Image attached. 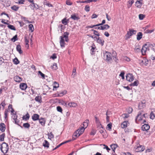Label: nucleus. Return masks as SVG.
<instances>
[{
    "label": "nucleus",
    "mask_w": 155,
    "mask_h": 155,
    "mask_svg": "<svg viewBox=\"0 0 155 155\" xmlns=\"http://www.w3.org/2000/svg\"><path fill=\"white\" fill-rule=\"evenodd\" d=\"M0 150L4 153H6L9 149L8 145L5 142H3L1 145Z\"/></svg>",
    "instance_id": "f257e3e1"
},
{
    "label": "nucleus",
    "mask_w": 155,
    "mask_h": 155,
    "mask_svg": "<svg viewBox=\"0 0 155 155\" xmlns=\"http://www.w3.org/2000/svg\"><path fill=\"white\" fill-rule=\"evenodd\" d=\"M149 46V47H153V45L150 44L149 43H148L145 44L144 45H143L142 47V48L141 50V51L142 53V54L143 55H144L146 53L147 51V48L146 47V46Z\"/></svg>",
    "instance_id": "f03ea898"
},
{
    "label": "nucleus",
    "mask_w": 155,
    "mask_h": 155,
    "mask_svg": "<svg viewBox=\"0 0 155 155\" xmlns=\"http://www.w3.org/2000/svg\"><path fill=\"white\" fill-rule=\"evenodd\" d=\"M112 54L108 52H106L104 53V57L108 62H110L112 60Z\"/></svg>",
    "instance_id": "7ed1b4c3"
},
{
    "label": "nucleus",
    "mask_w": 155,
    "mask_h": 155,
    "mask_svg": "<svg viewBox=\"0 0 155 155\" xmlns=\"http://www.w3.org/2000/svg\"><path fill=\"white\" fill-rule=\"evenodd\" d=\"M145 149V147L143 146L140 145L138 143L136 145V147L135 151L136 152H141L143 151Z\"/></svg>",
    "instance_id": "20e7f679"
},
{
    "label": "nucleus",
    "mask_w": 155,
    "mask_h": 155,
    "mask_svg": "<svg viewBox=\"0 0 155 155\" xmlns=\"http://www.w3.org/2000/svg\"><path fill=\"white\" fill-rule=\"evenodd\" d=\"M139 61L140 64L145 66H147L148 63V60L145 58L143 59V60H139Z\"/></svg>",
    "instance_id": "39448f33"
},
{
    "label": "nucleus",
    "mask_w": 155,
    "mask_h": 155,
    "mask_svg": "<svg viewBox=\"0 0 155 155\" xmlns=\"http://www.w3.org/2000/svg\"><path fill=\"white\" fill-rule=\"evenodd\" d=\"M126 79L129 82L132 81L134 80V76L132 74H129L126 76Z\"/></svg>",
    "instance_id": "423d86ee"
},
{
    "label": "nucleus",
    "mask_w": 155,
    "mask_h": 155,
    "mask_svg": "<svg viewBox=\"0 0 155 155\" xmlns=\"http://www.w3.org/2000/svg\"><path fill=\"white\" fill-rule=\"evenodd\" d=\"M27 87V85L26 83H21L20 85V88L22 90H25Z\"/></svg>",
    "instance_id": "0eeeda50"
},
{
    "label": "nucleus",
    "mask_w": 155,
    "mask_h": 155,
    "mask_svg": "<svg viewBox=\"0 0 155 155\" xmlns=\"http://www.w3.org/2000/svg\"><path fill=\"white\" fill-rule=\"evenodd\" d=\"M141 128L143 131H147L149 129L150 126L147 124H144L142 126Z\"/></svg>",
    "instance_id": "6e6552de"
},
{
    "label": "nucleus",
    "mask_w": 155,
    "mask_h": 155,
    "mask_svg": "<svg viewBox=\"0 0 155 155\" xmlns=\"http://www.w3.org/2000/svg\"><path fill=\"white\" fill-rule=\"evenodd\" d=\"M129 31H127V34L130 36H131L133 34H135L137 31L131 29H129Z\"/></svg>",
    "instance_id": "1a4fd4ad"
},
{
    "label": "nucleus",
    "mask_w": 155,
    "mask_h": 155,
    "mask_svg": "<svg viewBox=\"0 0 155 155\" xmlns=\"http://www.w3.org/2000/svg\"><path fill=\"white\" fill-rule=\"evenodd\" d=\"M30 6H31V9L33 10L34 9H37L39 8V6L38 5L34 3L31 4Z\"/></svg>",
    "instance_id": "9d476101"
},
{
    "label": "nucleus",
    "mask_w": 155,
    "mask_h": 155,
    "mask_svg": "<svg viewBox=\"0 0 155 155\" xmlns=\"http://www.w3.org/2000/svg\"><path fill=\"white\" fill-rule=\"evenodd\" d=\"M97 0H87L84 1H77V3H89L92 2H96Z\"/></svg>",
    "instance_id": "9b49d317"
},
{
    "label": "nucleus",
    "mask_w": 155,
    "mask_h": 155,
    "mask_svg": "<svg viewBox=\"0 0 155 155\" xmlns=\"http://www.w3.org/2000/svg\"><path fill=\"white\" fill-rule=\"evenodd\" d=\"M60 43L61 47L63 48L64 47V38H63V36H61L60 37Z\"/></svg>",
    "instance_id": "f8f14e48"
},
{
    "label": "nucleus",
    "mask_w": 155,
    "mask_h": 155,
    "mask_svg": "<svg viewBox=\"0 0 155 155\" xmlns=\"http://www.w3.org/2000/svg\"><path fill=\"white\" fill-rule=\"evenodd\" d=\"M5 125L3 123H1L0 124V130L3 132L5 131Z\"/></svg>",
    "instance_id": "ddd939ff"
},
{
    "label": "nucleus",
    "mask_w": 155,
    "mask_h": 155,
    "mask_svg": "<svg viewBox=\"0 0 155 155\" xmlns=\"http://www.w3.org/2000/svg\"><path fill=\"white\" fill-rule=\"evenodd\" d=\"M118 147V146L116 143H113L110 145V147L114 153H115L116 149Z\"/></svg>",
    "instance_id": "4468645a"
},
{
    "label": "nucleus",
    "mask_w": 155,
    "mask_h": 155,
    "mask_svg": "<svg viewBox=\"0 0 155 155\" xmlns=\"http://www.w3.org/2000/svg\"><path fill=\"white\" fill-rule=\"evenodd\" d=\"M39 115L37 114H34L32 116V119L34 121H36L39 119Z\"/></svg>",
    "instance_id": "2eb2a0df"
},
{
    "label": "nucleus",
    "mask_w": 155,
    "mask_h": 155,
    "mask_svg": "<svg viewBox=\"0 0 155 155\" xmlns=\"http://www.w3.org/2000/svg\"><path fill=\"white\" fill-rule=\"evenodd\" d=\"M143 118V116H142L141 114V113H139L135 119V121L137 122V120L138 119L139 121H140L142 120Z\"/></svg>",
    "instance_id": "dca6fc26"
},
{
    "label": "nucleus",
    "mask_w": 155,
    "mask_h": 155,
    "mask_svg": "<svg viewBox=\"0 0 155 155\" xmlns=\"http://www.w3.org/2000/svg\"><path fill=\"white\" fill-rule=\"evenodd\" d=\"M81 134L78 133L77 131H75L73 134L72 136V140H75L76 139L75 137H79Z\"/></svg>",
    "instance_id": "f3484780"
},
{
    "label": "nucleus",
    "mask_w": 155,
    "mask_h": 155,
    "mask_svg": "<svg viewBox=\"0 0 155 155\" xmlns=\"http://www.w3.org/2000/svg\"><path fill=\"white\" fill-rule=\"evenodd\" d=\"M68 107H76L77 106V104L75 102H71V103H68Z\"/></svg>",
    "instance_id": "a211bd4d"
},
{
    "label": "nucleus",
    "mask_w": 155,
    "mask_h": 155,
    "mask_svg": "<svg viewBox=\"0 0 155 155\" xmlns=\"http://www.w3.org/2000/svg\"><path fill=\"white\" fill-rule=\"evenodd\" d=\"M85 128L83 127H81L79 128L76 131L78 132V133L81 134H82L83 132H84Z\"/></svg>",
    "instance_id": "6ab92c4d"
},
{
    "label": "nucleus",
    "mask_w": 155,
    "mask_h": 155,
    "mask_svg": "<svg viewBox=\"0 0 155 155\" xmlns=\"http://www.w3.org/2000/svg\"><path fill=\"white\" fill-rule=\"evenodd\" d=\"M16 49L17 51L20 54H21L22 53L23 51L21 50V47L20 45H18L17 46Z\"/></svg>",
    "instance_id": "aec40b11"
},
{
    "label": "nucleus",
    "mask_w": 155,
    "mask_h": 155,
    "mask_svg": "<svg viewBox=\"0 0 155 155\" xmlns=\"http://www.w3.org/2000/svg\"><path fill=\"white\" fill-rule=\"evenodd\" d=\"M39 122L42 126H44L45 125V121L44 118H41L39 119Z\"/></svg>",
    "instance_id": "412c9836"
},
{
    "label": "nucleus",
    "mask_w": 155,
    "mask_h": 155,
    "mask_svg": "<svg viewBox=\"0 0 155 155\" xmlns=\"http://www.w3.org/2000/svg\"><path fill=\"white\" fill-rule=\"evenodd\" d=\"M143 36V34L142 32H139L137 33V40H140V39H141L142 37Z\"/></svg>",
    "instance_id": "4be33fe9"
},
{
    "label": "nucleus",
    "mask_w": 155,
    "mask_h": 155,
    "mask_svg": "<svg viewBox=\"0 0 155 155\" xmlns=\"http://www.w3.org/2000/svg\"><path fill=\"white\" fill-rule=\"evenodd\" d=\"M97 40V42L100 44H101L102 45H104V40H102L100 38L98 37V38H97V39H96Z\"/></svg>",
    "instance_id": "5701e85b"
},
{
    "label": "nucleus",
    "mask_w": 155,
    "mask_h": 155,
    "mask_svg": "<svg viewBox=\"0 0 155 155\" xmlns=\"http://www.w3.org/2000/svg\"><path fill=\"white\" fill-rule=\"evenodd\" d=\"M128 123V121H124L121 124V127L123 128H124L127 127V123Z\"/></svg>",
    "instance_id": "b1692460"
},
{
    "label": "nucleus",
    "mask_w": 155,
    "mask_h": 155,
    "mask_svg": "<svg viewBox=\"0 0 155 155\" xmlns=\"http://www.w3.org/2000/svg\"><path fill=\"white\" fill-rule=\"evenodd\" d=\"M14 80L17 82H20L21 81V78L18 76H15L14 78Z\"/></svg>",
    "instance_id": "393cba45"
},
{
    "label": "nucleus",
    "mask_w": 155,
    "mask_h": 155,
    "mask_svg": "<svg viewBox=\"0 0 155 155\" xmlns=\"http://www.w3.org/2000/svg\"><path fill=\"white\" fill-rule=\"evenodd\" d=\"M35 100L36 101L41 103L42 102L41 97V96H38L35 98Z\"/></svg>",
    "instance_id": "a878e982"
},
{
    "label": "nucleus",
    "mask_w": 155,
    "mask_h": 155,
    "mask_svg": "<svg viewBox=\"0 0 155 155\" xmlns=\"http://www.w3.org/2000/svg\"><path fill=\"white\" fill-rule=\"evenodd\" d=\"M30 117V115L28 113H27L25 116H24L22 118L23 120H28Z\"/></svg>",
    "instance_id": "bb28decb"
},
{
    "label": "nucleus",
    "mask_w": 155,
    "mask_h": 155,
    "mask_svg": "<svg viewBox=\"0 0 155 155\" xmlns=\"http://www.w3.org/2000/svg\"><path fill=\"white\" fill-rule=\"evenodd\" d=\"M49 142L46 140H45L44 141V142L43 143V146L45 147H46L47 148H48L49 147Z\"/></svg>",
    "instance_id": "cd10ccee"
},
{
    "label": "nucleus",
    "mask_w": 155,
    "mask_h": 155,
    "mask_svg": "<svg viewBox=\"0 0 155 155\" xmlns=\"http://www.w3.org/2000/svg\"><path fill=\"white\" fill-rule=\"evenodd\" d=\"M71 18L74 20H78L80 18L76 16L75 14L71 15Z\"/></svg>",
    "instance_id": "c85d7f7f"
},
{
    "label": "nucleus",
    "mask_w": 155,
    "mask_h": 155,
    "mask_svg": "<svg viewBox=\"0 0 155 155\" xmlns=\"http://www.w3.org/2000/svg\"><path fill=\"white\" fill-rule=\"evenodd\" d=\"M145 106V102L143 103L141 102L139 103V107L140 109H141V108L144 107Z\"/></svg>",
    "instance_id": "c756f323"
},
{
    "label": "nucleus",
    "mask_w": 155,
    "mask_h": 155,
    "mask_svg": "<svg viewBox=\"0 0 155 155\" xmlns=\"http://www.w3.org/2000/svg\"><path fill=\"white\" fill-rule=\"evenodd\" d=\"M89 121L88 120H86L85 122H84L83 123V127H84L85 129L88 126V123Z\"/></svg>",
    "instance_id": "7c9ffc66"
},
{
    "label": "nucleus",
    "mask_w": 155,
    "mask_h": 155,
    "mask_svg": "<svg viewBox=\"0 0 155 155\" xmlns=\"http://www.w3.org/2000/svg\"><path fill=\"white\" fill-rule=\"evenodd\" d=\"M67 91L66 90H64L62 92H60L58 94V97H61L63 95L67 93Z\"/></svg>",
    "instance_id": "2f4dec72"
},
{
    "label": "nucleus",
    "mask_w": 155,
    "mask_h": 155,
    "mask_svg": "<svg viewBox=\"0 0 155 155\" xmlns=\"http://www.w3.org/2000/svg\"><path fill=\"white\" fill-rule=\"evenodd\" d=\"M110 26L107 24H106L102 26V30H107L110 28Z\"/></svg>",
    "instance_id": "473e14b6"
},
{
    "label": "nucleus",
    "mask_w": 155,
    "mask_h": 155,
    "mask_svg": "<svg viewBox=\"0 0 155 155\" xmlns=\"http://www.w3.org/2000/svg\"><path fill=\"white\" fill-rule=\"evenodd\" d=\"M5 134V133H3L0 135V141H4Z\"/></svg>",
    "instance_id": "72a5a7b5"
},
{
    "label": "nucleus",
    "mask_w": 155,
    "mask_h": 155,
    "mask_svg": "<svg viewBox=\"0 0 155 155\" xmlns=\"http://www.w3.org/2000/svg\"><path fill=\"white\" fill-rule=\"evenodd\" d=\"M8 27L9 29L13 30H16V29L15 27L13 25H11L8 24Z\"/></svg>",
    "instance_id": "f704fd0d"
},
{
    "label": "nucleus",
    "mask_w": 155,
    "mask_h": 155,
    "mask_svg": "<svg viewBox=\"0 0 155 155\" xmlns=\"http://www.w3.org/2000/svg\"><path fill=\"white\" fill-rule=\"evenodd\" d=\"M19 7L16 5H14L11 7V9L15 11H17Z\"/></svg>",
    "instance_id": "c9c22d12"
},
{
    "label": "nucleus",
    "mask_w": 155,
    "mask_h": 155,
    "mask_svg": "<svg viewBox=\"0 0 155 155\" xmlns=\"http://www.w3.org/2000/svg\"><path fill=\"white\" fill-rule=\"evenodd\" d=\"M51 68L54 70H56L57 69V65L56 63H54L53 65L51 66Z\"/></svg>",
    "instance_id": "e433bc0d"
},
{
    "label": "nucleus",
    "mask_w": 155,
    "mask_h": 155,
    "mask_svg": "<svg viewBox=\"0 0 155 155\" xmlns=\"http://www.w3.org/2000/svg\"><path fill=\"white\" fill-rule=\"evenodd\" d=\"M29 30L31 31V32H32L34 31V28L33 25L32 24H30L29 25Z\"/></svg>",
    "instance_id": "4c0bfd02"
},
{
    "label": "nucleus",
    "mask_w": 155,
    "mask_h": 155,
    "mask_svg": "<svg viewBox=\"0 0 155 155\" xmlns=\"http://www.w3.org/2000/svg\"><path fill=\"white\" fill-rule=\"evenodd\" d=\"M18 39L17 35H16L11 39V40L13 42H15L16 41L18 40Z\"/></svg>",
    "instance_id": "58836bf2"
},
{
    "label": "nucleus",
    "mask_w": 155,
    "mask_h": 155,
    "mask_svg": "<svg viewBox=\"0 0 155 155\" xmlns=\"http://www.w3.org/2000/svg\"><path fill=\"white\" fill-rule=\"evenodd\" d=\"M139 84V82L137 80L135 81L134 83H131L130 85L133 86H137Z\"/></svg>",
    "instance_id": "ea45409f"
},
{
    "label": "nucleus",
    "mask_w": 155,
    "mask_h": 155,
    "mask_svg": "<svg viewBox=\"0 0 155 155\" xmlns=\"http://www.w3.org/2000/svg\"><path fill=\"white\" fill-rule=\"evenodd\" d=\"M13 62L14 64H17L19 63V61L17 58H15L13 60Z\"/></svg>",
    "instance_id": "a19ab883"
},
{
    "label": "nucleus",
    "mask_w": 155,
    "mask_h": 155,
    "mask_svg": "<svg viewBox=\"0 0 155 155\" xmlns=\"http://www.w3.org/2000/svg\"><path fill=\"white\" fill-rule=\"evenodd\" d=\"M23 126L25 128H28L30 127V125L28 123H27L24 124Z\"/></svg>",
    "instance_id": "79ce46f5"
},
{
    "label": "nucleus",
    "mask_w": 155,
    "mask_h": 155,
    "mask_svg": "<svg viewBox=\"0 0 155 155\" xmlns=\"http://www.w3.org/2000/svg\"><path fill=\"white\" fill-rule=\"evenodd\" d=\"M69 34V33L67 32H64V35L62 36L64 38H68Z\"/></svg>",
    "instance_id": "37998d69"
},
{
    "label": "nucleus",
    "mask_w": 155,
    "mask_h": 155,
    "mask_svg": "<svg viewBox=\"0 0 155 155\" xmlns=\"http://www.w3.org/2000/svg\"><path fill=\"white\" fill-rule=\"evenodd\" d=\"M38 74L40 75L43 79L45 78V74H43L41 71H38Z\"/></svg>",
    "instance_id": "c03bdc74"
},
{
    "label": "nucleus",
    "mask_w": 155,
    "mask_h": 155,
    "mask_svg": "<svg viewBox=\"0 0 155 155\" xmlns=\"http://www.w3.org/2000/svg\"><path fill=\"white\" fill-rule=\"evenodd\" d=\"M139 17L140 20H142L145 17V15L142 14H140L139 15Z\"/></svg>",
    "instance_id": "a18cd8bd"
},
{
    "label": "nucleus",
    "mask_w": 155,
    "mask_h": 155,
    "mask_svg": "<svg viewBox=\"0 0 155 155\" xmlns=\"http://www.w3.org/2000/svg\"><path fill=\"white\" fill-rule=\"evenodd\" d=\"M155 117V114L152 112H151L150 114V118L153 120L154 118Z\"/></svg>",
    "instance_id": "49530a36"
},
{
    "label": "nucleus",
    "mask_w": 155,
    "mask_h": 155,
    "mask_svg": "<svg viewBox=\"0 0 155 155\" xmlns=\"http://www.w3.org/2000/svg\"><path fill=\"white\" fill-rule=\"evenodd\" d=\"M107 128L108 130H110L111 129V128L112 127V124L111 123H110L108 124L107 126Z\"/></svg>",
    "instance_id": "de8ad7c7"
},
{
    "label": "nucleus",
    "mask_w": 155,
    "mask_h": 155,
    "mask_svg": "<svg viewBox=\"0 0 155 155\" xmlns=\"http://www.w3.org/2000/svg\"><path fill=\"white\" fill-rule=\"evenodd\" d=\"M68 22V21L66 20V18H64L62 20V23L64 25H67V23Z\"/></svg>",
    "instance_id": "09e8293b"
},
{
    "label": "nucleus",
    "mask_w": 155,
    "mask_h": 155,
    "mask_svg": "<svg viewBox=\"0 0 155 155\" xmlns=\"http://www.w3.org/2000/svg\"><path fill=\"white\" fill-rule=\"evenodd\" d=\"M91 31H94V34L95 35H97L98 36H100V35L98 33V31H96L94 29H92Z\"/></svg>",
    "instance_id": "8fccbe9b"
},
{
    "label": "nucleus",
    "mask_w": 155,
    "mask_h": 155,
    "mask_svg": "<svg viewBox=\"0 0 155 155\" xmlns=\"http://www.w3.org/2000/svg\"><path fill=\"white\" fill-rule=\"evenodd\" d=\"M57 110L58 111L62 113V109L60 106H58L57 107Z\"/></svg>",
    "instance_id": "3c124183"
},
{
    "label": "nucleus",
    "mask_w": 155,
    "mask_h": 155,
    "mask_svg": "<svg viewBox=\"0 0 155 155\" xmlns=\"http://www.w3.org/2000/svg\"><path fill=\"white\" fill-rule=\"evenodd\" d=\"M48 136V138L50 139H51V138H53L54 137V135L52 133H51L50 134H49Z\"/></svg>",
    "instance_id": "603ef678"
},
{
    "label": "nucleus",
    "mask_w": 155,
    "mask_h": 155,
    "mask_svg": "<svg viewBox=\"0 0 155 155\" xmlns=\"http://www.w3.org/2000/svg\"><path fill=\"white\" fill-rule=\"evenodd\" d=\"M18 1L16 3L19 4H23L24 2H25V0H18Z\"/></svg>",
    "instance_id": "864d4df0"
},
{
    "label": "nucleus",
    "mask_w": 155,
    "mask_h": 155,
    "mask_svg": "<svg viewBox=\"0 0 155 155\" xmlns=\"http://www.w3.org/2000/svg\"><path fill=\"white\" fill-rule=\"evenodd\" d=\"M139 3L140 2H137V1L136 2H135V5L137 8H141V6L139 4Z\"/></svg>",
    "instance_id": "5fc2aeb1"
},
{
    "label": "nucleus",
    "mask_w": 155,
    "mask_h": 155,
    "mask_svg": "<svg viewBox=\"0 0 155 155\" xmlns=\"http://www.w3.org/2000/svg\"><path fill=\"white\" fill-rule=\"evenodd\" d=\"M85 10L86 11L88 12L90 11V7L88 5H86L85 7Z\"/></svg>",
    "instance_id": "6e6d98bb"
},
{
    "label": "nucleus",
    "mask_w": 155,
    "mask_h": 155,
    "mask_svg": "<svg viewBox=\"0 0 155 155\" xmlns=\"http://www.w3.org/2000/svg\"><path fill=\"white\" fill-rule=\"evenodd\" d=\"M6 104L5 103L4 101H3L0 104V106H1L3 107V109H4L5 108V106Z\"/></svg>",
    "instance_id": "4d7b16f0"
},
{
    "label": "nucleus",
    "mask_w": 155,
    "mask_h": 155,
    "mask_svg": "<svg viewBox=\"0 0 155 155\" xmlns=\"http://www.w3.org/2000/svg\"><path fill=\"white\" fill-rule=\"evenodd\" d=\"M25 42L26 45H28V46L29 47V44H28L29 41L27 39V38L26 37H25Z\"/></svg>",
    "instance_id": "13d9d810"
},
{
    "label": "nucleus",
    "mask_w": 155,
    "mask_h": 155,
    "mask_svg": "<svg viewBox=\"0 0 155 155\" xmlns=\"http://www.w3.org/2000/svg\"><path fill=\"white\" fill-rule=\"evenodd\" d=\"M54 88H57L59 87V84L56 82H54Z\"/></svg>",
    "instance_id": "bf43d9fd"
},
{
    "label": "nucleus",
    "mask_w": 155,
    "mask_h": 155,
    "mask_svg": "<svg viewBox=\"0 0 155 155\" xmlns=\"http://www.w3.org/2000/svg\"><path fill=\"white\" fill-rule=\"evenodd\" d=\"M154 31V29H153L152 30H150L149 29H147L146 30V31H145V32L146 33H151L152 32H153Z\"/></svg>",
    "instance_id": "052dcab7"
},
{
    "label": "nucleus",
    "mask_w": 155,
    "mask_h": 155,
    "mask_svg": "<svg viewBox=\"0 0 155 155\" xmlns=\"http://www.w3.org/2000/svg\"><path fill=\"white\" fill-rule=\"evenodd\" d=\"M122 116L124 118H127L129 116V114H123L122 115Z\"/></svg>",
    "instance_id": "680f3d73"
},
{
    "label": "nucleus",
    "mask_w": 155,
    "mask_h": 155,
    "mask_svg": "<svg viewBox=\"0 0 155 155\" xmlns=\"http://www.w3.org/2000/svg\"><path fill=\"white\" fill-rule=\"evenodd\" d=\"M95 119L96 123L97 124V125H98L99 124L101 123L97 117H95Z\"/></svg>",
    "instance_id": "e2e57ef3"
},
{
    "label": "nucleus",
    "mask_w": 155,
    "mask_h": 155,
    "mask_svg": "<svg viewBox=\"0 0 155 155\" xmlns=\"http://www.w3.org/2000/svg\"><path fill=\"white\" fill-rule=\"evenodd\" d=\"M105 22L106 21L105 20H103L102 21V22L101 23L97 24L98 26L103 25V24L105 23Z\"/></svg>",
    "instance_id": "0e129e2a"
},
{
    "label": "nucleus",
    "mask_w": 155,
    "mask_h": 155,
    "mask_svg": "<svg viewBox=\"0 0 155 155\" xmlns=\"http://www.w3.org/2000/svg\"><path fill=\"white\" fill-rule=\"evenodd\" d=\"M12 117L13 119L14 120H15L17 119V116L16 115V114H13Z\"/></svg>",
    "instance_id": "69168bd1"
},
{
    "label": "nucleus",
    "mask_w": 155,
    "mask_h": 155,
    "mask_svg": "<svg viewBox=\"0 0 155 155\" xmlns=\"http://www.w3.org/2000/svg\"><path fill=\"white\" fill-rule=\"evenodd\" d=\"M66 4L68 5H71L72 4V3L69 0H68L66 1Z\"/></svg>",
    "instance_id": "338daca9"
},
{
    "label": "nucleus",
    "mask_w": 155,
    "mask_h": 155,
    "mask_svg": "<svg viewBox=\"0 0 155 155\" xmlns=\"http://www.w3.org/2000/svg\"><path fill=\"white\" fill-rule=\"evenodd\" d=\"M150 58L153 60L155 59V53H154V54L151 55L150 57Z\"/></svg>",
    "instance_id": "774afa93"
}]
</instances>
